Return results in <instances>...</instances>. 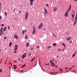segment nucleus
<instances>
[{
	"label": "nucleus",
	"mask_w": 77,
	"mask_h": 77,
	"mask_svg": "<svg viewBox=\"0 0 77 77\" xmlns=\"http://www.w3.org/2000/svg\"><path fill=\"white\" fill-rule=\"evenodd\" d=\"M7 38H6V37H4V39H6Z\"/></svg>",
	"instance_id": "nucleus-35"
},
{
	"label": "nucleus",
	"mask_w": 77,
	"mask_h": 77,
	"mask_svg": "<svg viewBox=\"0 0 77 77\" xmlns=\"http://www.w3.org/2000/svg\"><path fill=\"white\" fill-rule=\"evenodd\" d=\"M43 27V24L42 23H40V24L38 26V29H41V27Z\"/></svg>",
	"instance_id": "nucleus-3"
},
{
	"label": "nucleus",
	"mask_w": 77,
	"mask_h": 77,
	"mask_svg": "<svg viewBox=\"0 0 77 77\" xmlns=\"http://www.w3.org/2000/svg\"><path fill=\"white\" fill-rule=\"evenodd\" d=\"M2 69H1L0 70V72H1V73L2 72Z\"/></svg>",
	"instance_id": "nucleus-34"
},
{
	"label": "nucleus",
	"mask_w": 77,
	"mask_h": 77,
	"mask_svg": "<svg viewBox=\"0 0 77 77\" xmlns=\"http://www.w3.org/2000/svg\"><path fill=\"white\" fill-rule=\"evenodd\" d=\"M60 69L61 71H63V70H62V69H61V68H60Z\"/></svg>",
	"instance_id": "nucleus-41"
},
{
	"label": "nucleus",
	"mask_w": 77,
	"mask_h": 77,
	"mask_svg": "<svg viewBox=\"0 0 77 77\" xmlns=\"http://www.w3.org/2000/svg\"><path fill=\"white\" fill-rule=\"evenodd\" d=\"M33 48H32L31 49V50H33Z\"/></svg>",
	"instance_id": "nucleus-50"
},
{
	"label": "nucleus",
	"mask_w": 77,
	"mask_h": 77,
	"mask_svg": "<svg viewBox=\"0 0 77 77\" xmlns=\"http://www.w3.org/2000/svg\"><path fill=\"white\" fill-rule=\"evenodd\" d=\"M2 60H3V58L1 60V63H2Z\"/></svg>",
	"instance_id": "nucleus-46"
},
{
	"label": "nucleus",
	"mask_w": 77,
	"mask_h": 77,
	"mask_svg": "<svg viewBox=\"0 0 77 77\" xmlns=\"http://www.w3.org/2000/svg\"><path fill=\"white\" fill-rule=\"evenodd\" d=\"M29 1L30 2V5H33V1H34V0H29Z\"/></svg>",
	"instance_id": "nucleus-6"
},
{
	"label": "nucleus",
	"mask_w": 77,
	"mask_h": 77,
	"mask_svg": "<svg viewBox=\"0 0 77 77\" xmlns=\"http://www.w3.org/2000/svg\"><path fill=\"white\" fill-rule=\"evenodd\" d=\"M15 20H16V21H17V18H15Z\"/></svg>",
	"instance_id": "nucleus-53"
},
{
	"label": "nucleus",
	"mask_w": 77,
	"mask_h": 77,
	"mask_svg": "<svg viewBox=\"0 0 77 77\" xmlns=\"http://www.w3.org/2000/svg\"><path fill=\"white\" fill-rule=\"evenodd\" d=\"M22 34L23 35H24V33H25V30H23L22 31Z\"/></svg>",
	"instance_id": "nucleus-15"
},
{
	"label": "nucleus",
	"mask_w": 77,
	"mask_h": 77,
	"mask_svg": "<svg viewBox=\"0 0 77 77\" xmlns=\"http://www.w3.org/2000/svg\"><path fill=\"white\" fill-rule=\"evenodd\" d=\"M14 12H15V8H14Z\"/></svg>",
	"instance_id": "nucleus-51"
},
{
	"label": "nucleus",
	"mask_w": 77,
	"mask_h": 77,
	"mask_svg": "<svg viewBox=\"0 0 77 77\" xmlns=\"http://www.w3.org/2000/svg\"><path fill=\"white\" fill-rule=\"evenodd\" d=\"M51 74H53V72H51Z\"/></svg>",
	"instance_id": "nucleus-49"
},
{
	"label": "nucleus",
	"mask_w": 77,
	"mask_h": 77,
	"mask_svg": "<svg viewBox=\"0 0 77 77\" xmlns=\"http://www.w3.org/2000/svg\"><path fill=\"white\" fill-rule=\"evenodd\" d=\"M14 62L15 63H16V62H17V61H16V60H15L14 61Z\"/></svg>",
	"instance_id": "nucleus-45"
},
{
	"label": "nucleus",
	"mask_w": 77,
	"mask_h": 77,
	"mask_svg": "<svg viewBox=\"0 0 77 77\" xmlns=\"http://www.w3.org/2000/svg\"><path fill=\"white\" fill-rule=\"evenodd\" d=\"M8 30H10V27L9 26H8Z\"/></svg>",
	"instance_id": "nucleus-31"
},
{
	"label": "nucleus",
	"mask_w": 77,
	"mask_h": 77,
	"mask_svg": "<svg viewBox=\"0 0 77 77\" xmlns=\"http://www.w3.org/2000/svg\"><path fill=\"white\" fill-rule=\"evenodd\" d=\"M69 43L70 44H71L72 43V41H70Z\"/></svg>",
	"instance_id": "nucleus-37"
},
{
	"label": "nucleus",
	"mask_w": 77,
	"mask_h": 77,
	"mask_svg": "<svg viewBox=\"0 0 77 77\" xmlns=\"http://www.w3.org/2000/svg\"><path fill=\"white\" fill-rule=\"evenodd\" d=\"M72 18H74V14H72Z\"/></svg>",
	"instance_id": "nucleus-25"
},
{
	"label": "nucleus",
	"mask_w": 77,
	"mask_h": 77,
	"mask_svg": "<svg viewBox=\"0 0 77 77\" xmlns=\"http://www.w3.org/2000/svg\"><path fill=\"white\" fill-rule=\"evenodd\" d=\"M57 8L55 7L54 9V11H57Z\"/></svg>",
	"instance_id": "nucleus-18"
},
{
	"label": "nucleus",
	"mask_w": 77,
	"mask_h": 77,
	"mask_svg": "<svg viewBox=\"0 0 77 77\" xmlns=\"http://www.w3.org/2000/svg\"><path fill=\"white\" fill-rule=\"evenodd\" d=\"M26 66V64H25L24 65H23L21 66V68H24V67H25Z\"/></svg>",
	"instance_id": "nucleus-10"
},
{
	"label": "nucleus",
	"mask_w": 77,
	"mask_h": 77,
	"mask_svg": "<svg viewBox=\"0 0 77 77\" xmlns=\"http://www.w3.org/2000/svg\"><path fill=\"white\" fill-rule=\"evenodd\" d=\"M62 45H63L64 46L65 48H66V45H65V44L64 43H62Z\"/></svg>",
	"instance_id": "nucleus-13"
},
{
	"label": "nucleus",
	"mask_w": 77,
	"mask_h": 77,
	"mask_svg": "<svg viewBox=\"0 0 77 77\" xmlns=\"http://www.w3.org/2000/svg\"><path fill=\"white\" fill-rule=\"evenodd\" d=\"M51 48V46H48L47 47L48 49H49V48Z\"/></svg>",
	"instance_id": "nucleus-26"
},
{
	"label": "nucleus",
	"mask_w": 77,
	"mask_h": 77,
	"mask_svg": "<svg viewBox=\"0 0 77 77\" xmlns=\"http://www.w3.org/2000/svg\"><path fill=\"white\" fill-rule=\"evenodd\" d=\"M12 27H14V25H12Z\"/></svg>",
	"instance_id": "nucleus-64"
},
{
	"label": "nucleus",
	"mask_w": 77,
	"mask_h": 77,
	"mask_svg": "<svg viewBox=\"0 0 77 77\" xmlns=\"http://www.w3.org/2000/svg\"><path fill=\"white\" fill-rule=\"evenodd\" d=\"M3 28L2 27L0 29V32H3Z\"/></svg>",
	"instance_id": "nucleus-12"
},
{
	"label": "nucleus",
	"mask_w": 77,
	"mask_h": 77,
	"mask_svg": "<svg viewBox=\"0 0 77 77\" xmlns=\"http://www.w3.org/2000/svg\"><path fill=\"white\" fill-rule=\"evenodd\" d=\"M75 54H76V51H75V52L74 53H73V55L72 56V57H74V56H75Z\"/></svg>",
	"instance_id": "nucleus-9"
},
{
	"label": "nucleus",
	"mask_w": 77,
	"mask_h": 77,
	"mask_svg": "<svg viewBox=\"0 0 77 77\" xmlns=\"http://www.w3.org/2000/svg\"><path fill=\"white\" fill-rule=\"evenodd\" d=\"M15 49L14 50V51H15V50H17L18 49V45H16L15 46Z\"/></svg>",
	"instance_id": "nucleus-7"
},
{
	"label": "nucleus",
	"mask_w": 77,
	"mask_h": 77,
	"mask_svg": "<svg viewBox=\"0 0 77 77\" xmlns=\"http://www.w3.org/2000/svg\"><path fill=\"white\" fill-rule=\"evenodd\" d=\"M72 69V68H69V69Z\"/></svg>",
	"instance_id": "nucleus-48"
},
{
	"label": "nucleus",
	"mask_w": 77,
	"mask_h": 77,
	"mask_svg": "<svg viewBox=\"0 0 77 77\" xmlns=\"http://www.w3.org/2000/svg\"><path fill=\"white\" fill-rule=\"evenodd\" d=\"M68 67H66V68H65V69H68Z\"/></svg>",
	"instance_id": "nucleus-38"
},
{
	"label": "nucleus",
	"mask_w": 77,
	"mask_h": 77,
	"mask_svg": "<svg viewBox=\"0 0 77 77\" xmlns=\"http://www.w3.org/2000/svg\"><path fill=\"white\" fill-rule=\"evenodd\" d=\"M45 12L46 13V14L47 15V9L46 8H45Z\"/></svg>",
	"instance_id": "nucleus-16"
},
{
	"label": "nucleus",
	"mask_w": 77,
	"mask_h": 77,
	"mask_svg": "<svg viewBox=\"0 0 77 77\" xmlns=\"http://www.w3.org/2000/svg\"><path fill=\"white\" fill-rule=\"evenodd\" d=\"M7 28V27L6 26H5V28L3 30V32H5L6 30V28Z\"/></svg>",
	"instance_id": "nucleus-17"
},
{
	"label": "nucleus",
	"mask_w": 77,
	"mask_h": 77,
	"mask_svg": "<svg viewBox=\"0 0 77 77\" xmlns=\"http://www.w3.org/2000/svg\"><path fill=\"white\" fill-rule=\"evenodd\" d=\"M5 14L6 15V16H7V15L8 14L6 12H5Z\"/></svg>",
	"instance_id": "nucleus-28"
},
{
	"label": "nucleus",
	"mask_w": 77,
	"mask_h": 77,
	"mask_svg": "<svg viewBox=\"0 0 77 77\" xmlns=\"http://www.w3.org/2000/svg\"><path fill=\"white\" fill-rule=\"evenodd\" d=\"M26 53H25L24 54H23V56H22V58L23 59L24 57H26Z\"/></svg>",
	"instance_id": "nucleus-5"
},
{
	"label": "nucleus",
	"mask_w": 77,
	"mask_h": 77,
	"mask_svg": "<svg viewBox=\"0 0 77 77\" xmlns=\"http://www.w3.org/2000/svg\"><path fill=\"white\" fill-rule=\"evenodd\" d=\"M51 62H53V61L51 60L50 61V63H51Z\"/></svg>",
	"instance_id": "nucleus-42"
},
{
	"label": "nucleus",
	"mask_w": 77,
	"mask_h": 77,
	"mask_svg": "<svg viewBox=\"0 0 77 77\" xmlns=\"http://www.w3.org/2000/svg\"><path fill=\"white\" fill-rule=\"evenodd\" d=\"M58 51H62V49H58Z\"/></svg>",
	"instance_id": "nucleus-29"
},
{
	"label": "nucleus",
	"mask_w": 77,
	"mask_h": 77,
	"mask_svg": "<svg viewBox=\"0 0 77 77\" xmlns=\"http://www.w3.org/2000/svg\"><path fill=\"white\" fill-rule=\"evenodd\" d=\"M2 16H0V19L2 20Z\"/></svg>",
	"instance_id": "nucleus-33"
},
{
	"label": "nucleus",
	"mask_w": 77,
	"mask_h": 77,
	"mask_svg": "<svg viewBox=\"0 0 77 77\" xmlns=\"http://www.w3.org/2000/svg\"><path fill=\"white\" fill-rule=\"evenodd\" d=\"M14 53H17V51H16L15 50L14 51Z\"/></svg>",
	"instance_id": "nucleus-39"
},
{
	"label": "nucleus",
	"mask_w": 77,
	"mask_h": 77,
	"mask_svg": "<svg viewBox=\"0 0 77 77\" xmlns=\"http://www.w3.org/2000/svg\"><path fill=\"white\" fill-rule=\"evenodd\" d=\"M33 29L34 30L32 32V34L33 35H34V34H35V32H36V30H35V26H33Z\"/></svg>",
	"instance_id": "nucleus-4"
},
{
	"label": "nucleus",
	"mask_w": 77,
	"mask_h": 77,
	"mask_svg": "<svg viewBox=\"0 0 77 77\" xmlns=\"http://www.w3.org/2000/svg\"><path fill=\"white\" fill-rule=\"evenodd\" d=\"M54 63H51V66H55V65H54Z\"/></svg>",
	"instance_id": "nucleus-11"
},
{
	"label": "nucleus",
	"mask_w": 77,
	"mask_h": 77,
	"mask_svg": "<svg viewBox=\"0 0 77 77\" xmlns=\"http://www.w3.org/2000/svg\"><path fill=\"white\" fill-rule=\"evenodd\" d=\"M54 73H58V72H54Z\"/></svg>",
	"instance_id": "nucleus-54"
},
{
	"label": "nucleus",
	"mask_w": 77,
	"mask_h": 77,
	"mask_svg": "<svg viewBox=\"0 0 77 77\" xmlns=\"http://www.w3.org/2000/svg\"><path fill=\"white\" fill-rule=\"evenodd\" d=\"M74 1H75L76 2H77V0H73Z\"/></svg>",
	"instance_id": "nucleus-57"
},
{
	"label": "nucleus",
	"mask_w": 77,
	"mask_h": 77,
	"mask_svg": "<svg viewBox=\"0 0 77 77\" xmlns=\"http://www.w3.org/2000/svg\"><path fill=\"white\" fill-rule=\"evenodd\" d=\"M58 57H59V56L57 55V57L58 58Z\"/></svg>",
	"instance_id": "nucleus-61"
},
{
	"label": "nucleus",
	"mask_w": 77,
	"mask_h": 77,
	"mask_svg": "<svg viewBox=\"0 0 77 77\" xmlns=\"http://www.w3.org/2000/svg\"><path fill=\"white\" fill-rule=\"evenodd\" d=\"M55 63H57V61H55Z\"/></svg>",
	"instance_id": "nucleus-59"
},
{
	"label": "nucleus",
	"mask_w": 77,
	"mask_h": 77,
	"mask_svg": "<svg viewBox=\"0 0 77 77\" xmlns=\"http://www.w3.org/2000/svg\"><path fill=\"white\" fill-rule=\"evenodd\" d=\"M46 5L48 7L49 6V5L48 4H46Z\"/></svg>",
	"instance_id": "nucleus-32"
},
{
	"label": "nucleus",
	"mask_w": 77,
	"mask_h": 77,
	"mask_svg": "<svg viewBox=\"0 0 77 77\" xmlns=\"http://www.w3.org/2000/svg\"><path fill=\"white\" fill-rule=\"evenodd\" d=\"M44 30H45V28H44Z\"/></svg>",
	"instance_id": "nucleus-63"
},
{
	"label": "nucleus",
	"mask_w": 77,
	"mask_h": 77,
	"mask_svg": "<svg viewBox=\"0 0 77 77\" xmlns=\"http://www.w3.org/2000/svg\"><path fill=\"white\" fill-rule=\"evenodd\" d=\"M1 26H2V27H3L4 26V24H2L1 25Z\"/></svg>",
	"instance_id": "nucleus-36"
},
{
	"label": "nucleus",
	"mask_w": 77,
	"mask_h": 77,
	"mask_svg": "<svg viewBox=\"0 0 77 77\" xmlns=\"http://www.w3.org/2000/svg\"><path fill=\"white\" fill-rule=\"evenodd\" d=\"M72 12L74 14H75V12H74V11H73Z\"/></svg>",
	"instance_id": "nucleus-40"
},
{
	"label": "nucleus",
	"mask_w": 77,
	"mask_h": 77,
	"mask_svg": "<svg viewBox=\"0 0 77 77\" xmlns=\"http://www.w3.org/2000/svg\"><path fill=\"white\" fill-rule=\"evenodd\" d=\"M39 47H40L39 46H37V48H39Z\"/></svg>",
	"instance_id": "nucleus-43"
},
{
	"label": "nucleus",
	"mask_w": 77,
	"mask_h": 77,
	"mask_svg": "<svg viewBox=\"0 0 77 77\" xmlns=\"http://www.w3.org/2000/svg\"><path fill=\"white\" fill-rule=\"evenodd\" d=\"M41 63V62H40V61H39V65H40V66H41L42 69V67H41V64H40Z\"/></svg>",
	"instance_id": "nucleus-24"
},
{
	"label": "nucleus",
	"mask_w": 77,
	"mask_h": 77,
	"mask_svg": "<svg viewBox=\"0 0 77 77\" xmlns=\"http://www.w3.org/2000/svg\"><path fill=\"white\" fill-rule=\"evenodd\" d=\"M53 46H56V44L55 43H54L53 44Z\"/></svg>",
	"instance_id": "nucleus-23"
},
{
	"label": "nucleus",
	"mask_w": 77,
	"mask_h": 77,
	"mask_svg": "<svg viewBox=\"0 0 77 77\" xmlns=\"http://www.w3.org/2000/svg\"><path fill=\"white\" fill-rule=\"evenodd\" d=\"M14 69H16V68H17V66H16V65H14Z\"/></svg>",
	"instance_id": "nucleus-20"
},
{
	"label": "nucleus",
	"mask_w": 77,
	"mask_h": 77,
	"mask_svg": "<svg viewBox=\"0 0 77 77\" xmlns=\"http://www.w3.org/2000/svg\"><path fill=\"white\" fill-rule=\"evenodd\" d=\"M28 15H29V13L28 12H26L25 14V20H26L27 18H28Z\"/></svg>",
	"instance_id": "nucleus-2"
},
{
	"label": "nucleus",
	"mask_w": 77,
	"mask_h": 77,
	"mask_svg": "<svg viewBox=\"0 0 77 77\" xmlns=\"http://www.w3.org/2000/svg\"><path fill=\"white\" fill-rule=\"evenodd\" d=\"M19 13L20 14H21V11H19Z\"/></svg>",
	"instance_id": "nucleus-52"
},
{
	"label": "nucleus",
	"mask_w": 77,
	"mask_h": 77,
	"mask_svg": "<svg viewBox=\"0 0 77 77\" xmlns=\"http://www.w3.org/2000/svg\"><path fill=\"white\" fill-rule=\"evenodd\" d=\"M12 45V42H10L9 43V47H11V46Z\"/></svg>",
	"instance_id": "nucleus-21"
},
{
	"label": "nucleus",
	"mask_w": 77,
	"mask_h": 77,
	"mask_svg": "<svg viewBox=\"0 0 77 77\" xmlns=\"http://www.w3.org/2000/svg\"><path fill=\"white\" fill-rule=\"evenodd\" d=\"M14 37L15 39H18V36H17V35H14Z\"/></svg>",
	"instance_id": "nucleus-8"
},
{
	"label": "nucleus",
	"mask_w": 77,
	"mask_h": 77,
	"mask_svg": "<svg viewBox=\"0 0 77 77\" xmlns=\"http://www.w3.org/2000/svg\"><path fill=\"white\" fill-rule=\"evenodd\" d=\"M58 66H55V68H58Z\"/></svg>",
	"instance_id": "nucleus-47"
},
{
	"label": "nucleus",
	"mask_w": 77,
	"mask_h": 77,
	"mask_svg": "<svg viewBox=\"0 0 77 77\" xmlns=\"http://www.w3.org/2000/svg\"><path fill=\"white\" fill-rule=\"evenodd\" d=\"M29 56H31V54H29Z\"/></svg>",
	"instance_id": "nucleus-60"
},
{
	"label": "nucleus",
	"mask_w": 77,
	"mask_h": 77,
	"mask_svg": "<svg viewBox=\"0 0 77 77\" xmlns=\"http://www.w3.org/2000/svg\"><path fill=\"white\" fill-rule=\"evenodd\" d=\"M71 9V6L70 5L69 8L68 10L66 11L64 14L65 17H68V12L70 11Z\"/></svg>",
	"instance_id": "nucleus-1"
},
{
	"label": "nucleus",
	"mask_w": 77,
	"mask_h": 77,
	"mask_svg": "<svg viewBox=\"0 0 77 77\" xmlns=\"http://www.w3.org/2000/svg\"><path fill=\"white\" fill-rule=\"evenodd\" d=\"M72 67H74V66H72Z\"/></svg>",
	"instance_id": "nucleus-62"
},
{
	"label": "nucleus",
	"mask_w": 77,
	"mask_h": 77,
	"mask_svg": "<svg viewBox=\"0 0 77 77\" xmlns=\"http://www.w3.org/2000/svg\"><path fill=\"white\" fill-rule=\"evenodd\" d=\"M35 57H34V58L32 59V60H31V62H33V60L35 59Z\"/></svg>",
	"instance_id": "nucleus-27"
},
{
	"label": "nucleus",
	"mask_w": 77,
	"mask_h": 77,
	"mask_svg": "<svg viewBox=\"0 0 77 77\" xmlns=\"http://www.w3.org/2000/svg\"><path fill=\"white\" fill-rule=\"evenodd\" d=\"M63 51H65V49H63Z\"/></svg>",
	"instance_id": "nucleus-56"
},
{
	"label": "nucleus",
	"mask_w": 77,
	"mask_h": 77,
	"mask_svg": "<svg viewBox=\"0 0 77 77\" xmlns=\"http://www.w3.org/2000/svg\"><path fill=\"white\" fill-rule=\"evenodd\" d=\"M25 39H27L28 38V37L27 36V35H26L25 36Z\"/></svg>",
	"instance_id": "nucleus-19"
},
{
	"label": "nucleus",
	"mask_w": 77,
	"mask_h": 77,
	"mask_svg": "<svg viewBox=\"0 0 77 77\" xmlns=\"http://www.w3.org/2000/svg\"><path fill=\"white\" fill-rule=\"evenodd\" d=\"M45 65H48V64H45Z\"/></svg>",
	"instance_id": "nucleus-58"
},
{
	"label": "nucleus",
	"mask_w": 77,
	"mask_h": 77,
	"mask_svg": "<svg viewBox=\"0 0 77 77\" xmlns=\"http://www.w3.org/2000/svg\"><path fill=\"white\" fill-rule=\"evenodd\" d=\"M53 35L54 36H55V37L56 38V36L54 34H53Z\"/></svg>",
	"instance_id": "nucleus-30"
},
{
	"label": "nucleus",
	"mask_w": 77,
	"mask_h": 77,
	"mask_svg": "<svg viewBox=\"0 0 77 77\" xmlns=\"http://www.w3.org/2000/svg\"><path fill=\"white\" fill-rule=\"evenodd\" d=\"M71 38L70 37H68V38H67L66 40H67V41H69V40H70V39H71Z\"/></svg>",
	"instance_id": "nucleus-14"
},
{
	"label": "nucleus",
	"mask_w": 77,
	"mask_h": 77,
	"mask_svg": "<svg viewBox=\"0 0 77 77\" xmlns=\"http://www.w3.org/2000/svg\"><path fill=\"white\" fill-rule=\"evenodd\" d=\"M2 32H1V33L0 34V36H1V35H2Z\"/></svg>",
	"instance_id": "nucleus-44"
},
{
	"label": "nucleus",
	"mask_w": 77,
	"mask_h": 77,
	"mask_svg": "<svg viewBox=\"0 0 77 77\" xmlns=\"http://www.w3.org/2000/svg\"><path fill=\"white\" fill-rule=\"evenodd\" d=\"M29 43H28L26 44L27 47H29Z\"/></svg>",
	"instance_id": "nucleus-22"
},
{
	"label": "nucleus",
	"mask_w": 77,
	"mask_h": 77,
	"mask_svg": "<svg viewBox=\"0 0 77 77\" xmlns=\"http://www.w3.org/2000/svg\"><path fill=\"white\" fill-rule=\"evenodd\" d=\"M9 65H11V62H10L9 63Z\"/></svg>",
	"instance_id": "nucleus-55"
}]
</instances>
